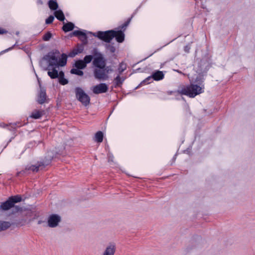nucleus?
Segmentation results:
<instances>
[{
    "label": "nucleus",
    "mask_w": 255,
    "mask_h": 255,
    "mask_svg": "<svg viewBox=\"0 0 255 255\" xmlns=\"http://www.w3.org/2000/svg\"><path fill=\"white\" fill-rule=\"evenodd\" d=\"M59 51L55 50V51L49 52L45 55L42 59L48 62V67L45 68V70H48V75L52 79L58 78V71L56 68L59 66L63 67L66 65L67 61V56L65 53H62L61 58L58 59L56 54H59Z\"/></svg>",
    "instance_id": "1"
},
{
    "label": "nucleus",
    "mask_w": 255,
    "mask_h": 255,
    "mask_svg": "<svg viewBox=\"0 0 255 255\" xmlns=\"http://www.w3.org/2000/svg\"><path fill=\"white\" fill-rule=\"evenodd\" d=\"M202 82H199L198 84L191 83L189 85H183L177 90L178 94L185 95L189 98H193L197 95L203 92L202 86Z\"/></svg>",
    "instance_id": "2"
},
{
    "label": "nucleus",
    "mask_w": 255,
    "mask_h": 255,
    "mask_svg": "<svg viewBox=\"0 0 255 255\" xmlns=\"http://www.w3.org/2000/svg\"><path fill=\"white\" fill-rule=\"evenodd\" d=\"M93 65L95 67L93 70V74L96 78L97 76L103 75L104 72L103 69L106 65V60L104 58L103 55L99 57H94L93 61Z\"/></svg>",
    "instance_id": "3"
},
{
    "label": "nucleus",
    "mask_w": 255,
    "mask_h": 255,
    "mask_svg": "<svg viewBox=\"0 0 255 255\" xmlns=\"http://www.w3.org/2000/svg\"><path fill=\"white\" fill-rule=\"evenodd\" d=\"M22 198L20 195L12 196L9 197L6 201L1 203L0 209L3 211H7L14 207L15 203L20 202Z\"/></svg>",
    "instance_id": "4"
},
{
    "label": "nucleus",
    "mask_w": 255,
    "mask_h": 255,
    "mask_svg": "<svg viewBox=\"0 0 255 255\" xmlns=\"http://www.w3.org/2000/svg\"><path fill=\"white\" fill-rule=\"evenodd\" d=\"M75 92L77 99L80 102L83 106L86 107L90 104V97L85 93L81 88L76 87L75 89Z\"/></svg>",
    "instance_id": "5"
},
{
    "label": "nucleus",
    "mask_w": 255,
    "mask_h": 255,
    "mask_svg": "<svg viewBox=\"0 0 255 255\" xmlns=\"http://www.w3.org/2000/svg\"><path fill=\"white\" fill-rule=\"evenodd\" d=\"M94 35L107 43H110L115 36L114 35V30H109L105 31H99Z\"/></svg>",
    "instance_id": "6"
},
{
    "label": "nucleus",
    "mask_w": 255,
    "mask_h": 255,
    "mask_svg": "<svg viewBox=\"0 0 255 255\" xmlns=\"http://www.w3.org/2000/svg\"><path fill=\"white\" fill-rule=\"evenodd\" d=\"M39 90L37 93L36 102L40 105L47 102V96L46 93V89L42 87L41 84L39 82Z\"/></svg>",
    "instance_id": "7"
},
{
    "label": "nucleus",
    "mask_w": 255,
    "mask_h": 255,
    "mask_svg": "<svg viewBox=\"0 0 255 255\" xmlns=\"http://www.w3.org/2000/svg\"><path fill=\"white\" fill-rule=\"evenodd\" d=\"M60 221L61 218L59 215L57 214H52L48 217L47 226L50 228L56 227Z\"/></svg>",
    "instance_id": "8"
},
{
    "label": "nucleus",
    "mask_w": 255,
    "mask_h": 255,
    "mask_svg": "<svg viewBox=\"0 0 255 255\" xmlns=\"http://www.w3.org/2000/svg\"><path fill=\"white\" fill-rule=\"evenodd\" d=\"M108 89V86L106 83H100L93 87L92 91L95 94H99L106 93Z\"/></svg>",
    "instance_id": "9"
},
{
    "label": "nucleus",
    "mask_w": 255,
    "mask_h": 255,
    "mask_svg": "<svg viewBox=\"0 0 255 255\" xmlns=\"http://www.w3.org/2000/svg\"><path fill=\"white\" fill-rule=\"evenodd\" d=\"M113 71V69L112 68L111 66H105V68L103 69L104 72V75H101L96 77V79L106 80L109 78L108 74L112 73Z\"/></svg>",
    "instance_id": "10"
},
{
    "label": "nucleus",
    "mask_w": 255,
    "mask_h": 255,
    "mask_svg": "<svg viewBox=\"0 0 255 255\" xmlns=\"http://www.w3.org/2000/svg\"><path fill=\"white\" fill-rule=\"evenodd\" d=\"M71 36L78 37L84 44L87 43V36L85 32L81 30H75L70 34Z\"/></svg>",
    "instance_id": "11"
},
{
    "label": "nucleus",
    "mask_w": 255,
    "mask_h": 255,
    "mask_svg": "<svg viewBox=\"0 0 255 255\" xmlns=\"http://www.w3.org/2000/svg\"><path fill=\"white\" fill-rule=\"evenodd\" d=\"M114 35H115L114 38L115 37L117 42L122 43L125 40V34L123 31L114 30Z\"/></svg>",
    "instance_id": "12"
},
{
    "label": "nucleus",
    "mask_w": 255,
    "mask_h": 255,
    "mask_svg": "<svg viewBox=\"0 0 255 255\" xmlns=\"http://www.w3.org/2000/svg\"><path fill=\"white\" fill-rule=\"evenodd\" d=\"M116 247L115 244H110L108 246L103 255H114L116 252Z\"/></svg>",
    "instance_id": "13"
},
{
    "label": "nucleus",
    "mask_w": 255,
    "mask_h": 255,
    "mask_svg": "<svg viewBox=\"0 0 255 255\" xmlns=\"http://www.w3.org/2000/svg\"><path fill=\"white\" fill-rule=\"evenodd\" d=\"M48 153V155L47 156H45L42 160L39 161V166H41L42 168L50 164L53 158V155H50L49 152Z\"/></svg>",
    "instance_id": "14"
},
{
    "label": "nucleus",
    "mask_w": 255,
    "mask_h": 255,
    "mask_svg": "<svg viewBox=\"0 0 255 255\" xmlns=\"http://www.w3.org/2000/svg\"><path fill=\"white\" fill-rule=\"evenodd\" d=\"M164 76L163 72L159 70L153 72L151 75L152 79L155 81H159L163 79Z\"/></svg>",
    "instance_id": "15"
},
{
    "label": "nucleus",
    "mask_w": 255,
    "mask_h": 255,
    "mask_svg": "<svg viewBox=\"0 0 255 255\" xmlns=\"http://www.w3.org/2000/svg\"><path fill=\"white\" fill-rule=\"evenodd\" d=\"M74 27L75 25L72 22H68L66 23H64L62 29L65 32H67L72 31L74 28Z\"/></svg>",
    "instance_id": "16"
},
{
    "label": "nucleus",
    "mask_w": 255,
    "mask_h": 255,
    "mask_svg": "<svg viewBox=\"0 0 255 255\" xmlns=\"http://www.w3.org/2000/svg\"><path fill=\"white\" fill-rule=\"evenodd\" d=\"M125 80V78L123 77H121L120 75H118V76L114 79V80L115 87L116 88L121 87Z\"/></svg>",
    "instance_id": "17"
},
{
    "label": "nucleus",
    "mask_w": 255,
    "mask_h": 255,
    "mask_svg": "<svg viewBox=\"0 0 255 255\" xmlns=\"http://www.w3.org/2000/svg\"><path fill=\"white\" fill-rule=\"evenodd\" d=\"M42 169V167L41 166H39V162H37V165H32L30 166H27L25 167V171L27 172L28 170H32L33 172H37L39 169Z\"/></svg>",
    "instance_id": "18"
},
{
    "label": "nucleus",
    "mask_w": 255,
    "mask_h": 255,
    "mask_svg": "<svg viewBox=\"0 0 255 255\" xmlns=\"http://www.w3.org/2000/svg\"><path fill=\"white\" fill-rule=\"evenodd\" d=\"M54 15L57 19L61 21H63L65 19L63 11L60 9L56 10L54 12Z\"/></svg>",
    "instance_id": "19"
},
{
    "label": "nucleus",
    "mask_w": 255,
    "mask_h": 255,
    "mask_svg": "<svg viewBox=\"0 0 255 255\" xmlns=\"http://www.w3.org/2000/svg\"><path fill=\"white\" fill-rule=\"evenodd\" d=\"M104 134L102 131H99L95 135L94 140L97 142H102L103 140Z\"/></svg>",
    "instance_id": "20"
},
{
    "label": "nucleus",
    "mask_w": 255,
    "mask_h": 255,
    "mask_svg": "<svg viewBox=\"0 0 255 255\" xmlns=\"http://www.w3.org/2000/svg\"><path fill=\"white\" fill-rule=\"evenodd\" d=\"M48 6L51 10H56L58 7L56 0H50L48 2Z\"/></svg>",
    "instance_id": "21"
},
{
    "label": "nucleus",
    "mask_w": 255,
    "mask_h": 255,
    "mask_svg": "<svg viewBox=\"0 0 255 255\" xmlns=\"http://www.w3.org/2000/svg\"><path fill=\"white\" fill-rule=\"evenodd\" d=\"M10 226L11 224L9 222L0 221V232L7 229Z\"/></svg>",
    "instance_id": "22"
},
{
    "label": "nucleus",
    "mask_w": 255,
    "mask_h": 255,
    "mask_svg": "<svg viewBox=\"0 0 255 255\" xmlns=\"http://www.w3.org/2000/svg\"><path fill=\"white\" fill-rule=\"evenodd\" d=\"M106 49L109 51L111 53H114L115 52L116 49L114 45V43H108L105 44Z\"/></svg>",
    "instance_id": "23"
},
{
    "label": "nucleus",
    "mask_w": 255,
    "mask_h": 255,
    "mask_svg": "<svg viewBox=\"0 0 255 255\" xmlns=\"http://www.w3.org/2000/svg\"><path fill=\"white\" fill-rule=\"evenodd\" d=\"M43 115V112L38 110H35L32 112L30 117L34 119H38Z\"/></svg>",
    "instance_id": "24"
},
{
    "label": "nucleus",
    "mask_w": 255,
    "mask_h": 255,
    "mask_svg": "<svg viewBox=\"0 0 255 255\" xmlns=\"http://www.w3.org/2000/svg\"><path fill=\"white\" fill-rule=\"evenodd\" d=\"M75 66L77 69H83L86 67V65L83 60H78L76 61L75 63Z\"/></svg>",
    "instance_id": "25"
},
{
    "label": "nucleus",
    "mask_w": 255,
    "mask_h": 255,
    "mask_svg": "<svg viewBox=\"0 0 255 255\" xmlns=\"http://www.w3.org/2000/svg\"><path fill=\"white\" fill-rule=\"evenodd\" d=\"M127 69V65L124 62H121L120 63L118 68V71L119 73L118 75H121L125 70Z\"/></svg>",
    "instance_id": "26"
},
{
    "label": "nucleus",
    "mask_w": 255,
    "mask_h": 255,
    "mask_svg": "<svg viewBox=\"0 0 255 255\" xmlns=\"http://www.w3.org/2000/svg\"><path fill=\"white\" fill-rule=\"evenodd\" d=\"M131 18H132V16L131 17L128 18V19L126 22H125L123 24H122L121 25H120L119 27V29L123 31H125V29H126L127 27L129 24Z\"/></svg>",
    "instance_id": "27"
},
{
    "label": "nucleus",
    "mask_w": 255,
    "mask_h": 255,
    "mask_svg": "<svg viewBox=\"0 0 255 255\" xmlns=\"http://www.w3.org/2000/svg\"><path fill=\"white\" fill-rule=\"evenodd\" d=\"M70 72L72 74H75L81 76H83L84 74V73L82 71H81L80 69H77V68L76 69L72 68Z\"/></svg>",
    "instance_id": "28"
},
{
    "label": "nucleus",
    "mask_w": 255,
    "mask_h": 255,
    "mask_svg": "<svg viewBox=\"0 0 255 255\" xmlns=\"http://www.w3.org/2000/svg\"><path fill=\"white\" fill-rule=\"evenodd\" d=\"M93 59H94V57H93V55H86L84 57V59L83 60L84 61L85 64L87 65V64L90 63L92 61Z\"/></svg>",
    "instance_id": "29"
},
{
    "label": "nucleus",
    "mask_w": 255,
    "mask_h": 255,
    "mask_svg": "<svg viewBox=\"0 0 255 255\" xmlns=\"http://www.w3.org/2000/svg\"><path fill=\"white\" fill-rule=\"evenodd\" d=\"M52 35V33L50 31H48L43 36L42 39L45 41H49Z\"/></svg>",
    "instance_id": "30"
},
{
    "label": "nucleus",
    "mask_w": 255,
    "mask_h": 255,
    "mask_svg": "<svg viewBox=\"0 0 255 255\" xmlns=\"http://www.w3.org/2000/svg\"><path fill=\"white\" fill-rule=\"evenodd\" d=\"M91 53L93 55V57H99L103 55L102 53L98 51L96 48H94L91 51Z\"/></svg>",
    "instance_id": "31"
},
{
    "label": "nucleus",
    "mask_w": 255,
    "mask_h": 255,
    "mask_svg": "<svg viewBox=\"0 0 255 255\" xmlns=\"http://www.w3.org/2000/svg\"><path fill=\"white\" fill-rule=\"evenodd\" d=\"M59 82L62 85H65L68 83V80L64 77L59 78Z\"/></svg>",
    "instance_id": "32"
},
{
    "label": "nucleus",
    "mask_w": 255,
    "mask_h": 255,
    "mask_svg": "<svg viewBox=\"0 0 255 255\" xmlns=\"http://www.w3.org/2000/svg\"><path fill=\"white\" fill-rule=\"evenodd\" d=\"M54 17L53 15H50L45 20V23L47 24H51L53 22Z\"/></svg>",
    "instance_id": "33"
},
{
    "label": "nucleus",
    "mask_w": 255,
    "mask_h": 255,
    "mask_svg": "<svg viewBox=\"0 0 255 255\" xmlns=\"http://www.w3.org/2000/svg\"><path fill=\"white\" fill-rule=\"evenodd\" d=\"M82 50H81V51H79L78 50V51H75V50H73L72 51V52H70L69 53V56L70 57H74L76 54H77V53L79 52V53H81L82 52Z\"/></svg>",
    "instance_id": "34"
},
{
    "label": "nucleus",
    "mask_w": 255,
    "mask_h": 255,
    "mask_svg": "<svg viewBox=\"0 0 255 255\" xmlns=\"http://www.w3.org/2000/svg\"><path fill=\"white\" fill-rule=\"evenodd\" d=\"M152 78L151 77V75L150 76H149L147 78H146L145 80H144L142 82L143 83H147V84H149L151 82H150V81H151L152 80Z\"/></svg>",
    "instance_id": "35"
},
{
    "label": "nucleus",
    "mask_w": 255,
    "mask_h": 255,
    "mask_svg": "<svg viewBox=\"0 0 255 255\" xmlns=\"http://www.w3.org/2000/svg\"><path fill=\"white\" fill-rule=\"evenodd\" d=\"M14 45H15V44L13 45L12 47H9V48H7V49H6L5 50H4L1 51V52L0 53V54H2L3 53H5L6 52L8 51L9 50H10L12 49L13 47L14 46Z\"/></svg>",
    "instance_id": "36"
},
{
    "label": "nucleus",
    "mask_w": 255,
    "mask_h": 255,
    "mask_svg": "<svg viewBox=\"0 0 255 255\" xmlns=\"http://www.w3.org/2000/svg\"><path fill=\"white\" fill-rule=\"evenodd\" d=\"M190 49V46L189 45H186L184 47V50L186 53H189Z\"/></svg>",
    "instance_id": "37"
},
{
    "label": "nucleus",
    "mask_w": 255,
    "mask_h": 255,
    "mask_svg": "<svg viewBox=\"0 0 255 255\" xmlns=\"http://www.w3.org/2000/svg\"><path fill=\"white\" fill-rule=\"evenodd\" d=\"M58 75H59V76L58 77V78L64 77V73L62 71H60L58 73Z\"/></svg>",
    "instance_id": "38"
},
{
    "label": "nucleus",
    "mask_w": 255,
    "mask_h": 255,
    "mask_svg": "<svg viewBox=\"0 0 255 255\" xmlns=\"http://www.w3.org/2000/svg\"><path fill=\"white\" fill-rule=\"evenodd\" d=\"M7 32V31L6 30L0 27V34L6 33Z\"/></svg>",
    "instance_id": "39"
},
{
    "label": "nucleus",
    "mask_w": 255,
    "mask_h": 255,
    "mask_svg": "<svg viewBox=\"0 0 255 255\" xmlns=\"http://www.w3.org/2000/svg\"><path fill=\"white\" fill-rule=\"evenodd\" d=\"M25 172H26V171H25V169H24V170H23L20 171H19V172H18L17 173V174H16V176H20V175H21V174L22 173H25Z\"/></svg>",
    "instance_id": "40"
},
{
    "label": "nucleus",
    "mask_w": 255,
    "mask_h": 255,
    "mask_svg": "<svg viewBox=\"0 0 255 255\" xmlns=\"http://www.w3.org/2000/svg\"><path fill=\"white\" fill-rule=\"evenodd\" d=\"M175 93L178 94V92H177V91H168L167 92V94L168 95H172V94H175Z\"/></svg>",
    "instance_id": "41"
},
{
    "label": "nucleus",
    "mask_w": 255,
    "mask_h": 255,
    "mask_svg": "<svg viewBox=\"0 0 255 255\" xmlns=\"http://www.w3.org/2000/svg\"><path fill=\"white\" fill-rule=\"evenodd\" d=\"M37 3L38 4L42 5L43 4V1L42 0H37Z\"/></svg>",
    "instance_id": "42"
},
{
    "label": "nucleus",
    "mask_w": 255,
    "mask_h": 255,
    "mask_svg": "<svg viewBox=\"0 0 255 255\" xmlns=\"http://www.w3.org/2000/svg\"><path fill=\"white\" fill-rule=\"evenodd\" d=\"M44 222H44V221H42V220H39V221H38L37 224H39V225H40V224H42V223H44Z\"/></svg>",
    "instance_id": "43"
},
{
    "label": "nucleus",
    "mask_w": 255,
    "mask_h": 255,
    "mask_svg": "<svg viewBox=\"0 0 255 255\" xmlns=\"http://www.w3.org/2000/svg\"><path fill=\"white\" fill-rule=\"evenodd\" d=\"M176 156H177V155H176V154H175V155H174V156H173V159H172V160H173V161H174L175 160V159H176Z\"/></svg>",
    "instance_id": "44"
},
{
    "label": "nucleus",
    "mask_w": 255,
    "mask_h": 255,
    "mask_svg": "<svg viewBox=\"0 0 255 255\" xmlns=\"http://www.w3.org/2000/svg\"><path fill=\"white\" fill-rule=\"evenodd\" d=\"M16 208L17 209V211L21 210V208L16 206Z\"/></svg>",
    "instance_id": "45"
},
{
    "label": "nucleus",
    "mask_w": 255,
    "mask_h": 255,
    "mask_svg": "<svg viewBox=\"0 0 255 255\" xmlns=\"http://www.w3.org/2000/svg\"><path fill=\"white\" fill-rule=\"evenodd\" d=\"M15 126H16V124H14L12 125V126L11 127L14 128H15Z\"/></svg>",
    "instance_id": "46"
},
{
    "label": "nucleus",
    "mask_w": 255,
    "mask_h": 255,
    "mask_svg": "<svg viewBox=\"0 0 255 255\" xmlns=\"http://www.w3.org/2000/svg\"><path fill=\"white\" fill-rule=\"evenodd\" d=\"M26 174V172L25 173H22L21 174V175H23V176H24V175H25Z\"/></svg>",
    "instance_id": "47"
}]
</instances>
